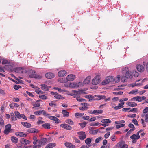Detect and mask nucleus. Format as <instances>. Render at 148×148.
<instances>
[{"mask_svg": "<svg viewBox=\"0 0 148 148\" xmlns=\"http://www.w3.org/2000/svg\"><path fill=\"white\" fill-rule=\"evenodd\" d=\"M123 76H125L126 78H131L132 77V73L130 71L129 69L127 67H125L122 71Z\"/></svg>", "mask_w": 148, "mask_h": 148, "instance_id": "1", "label": "nucleus"}, {"mask_svg": "<svg viewBox=\"0 0 148 148\" xmlns=\"http://www.w3.org/2000/svg\"><path fill=\"white\" fill-rule=\"evenodd\" d=\"M109 82H111L114 84L115 83V79L112 76H109L107 77L106 79L102 82V84L103 85L107 84Z\"/></svg>", "mask_w": 148, "mask_h": 148, "instance_id": "2", "label": "nucleus"}, {"mask_svg": "<svg viewBox=\"0 0 148 148\" xmlns=\"http://www.w3.org/2000/svg\"><path fill=\"white\" fill-rule=\"evenodd\" d=\"M11 126L10 124H8L6 125L5 127V130L4 131V133L7 135L9 133L12 132L13 130L11 128Z\"/></svg>", "mask_w": 148, "mask_h": 148, "instance_id": "3", "label": "nucleus"}, {"mask_svg": "<svg viewBox=\"0 0 148 148\" xmlns=\"http://www.w3.org/2000/svg\"><path fill=\"white\" fill-rule=\"evenodd\" d=\"M31 74L29 75V77L30 78H41L40 76L36 74V72L34 70H31L29 71Z\"/></svg>", "mask_w": 148, "mask_h": 148, "instance_id": "4", "label": "nucleus"}, {"mask_svg": "<svg viewBox=\"0 0 148 148\" xmlns=\"http://www.w3.org/2000/svg\"><path fill=\"white\" fill-rule=\"evenodd\" d=\"M100 77L98 75L96 76L92 80V83L94 85H97L98 84L100 81Z\"/></svg>", "mask_w": 148, "mask_h": 148, "instance_id": "5", "label": "nucleus"}, {"mask_svg": "<svg viewBox=\"0 0 148 148\" xmlns=\"http://www.w3.org/2000/svg\"><path fill=\"white\" fill-rule=\"evenodd\" d=\"M79 135V137L81 140H83L86 138V135L84 132H78Z\"/></svg>", "mask_w": 148, "mask_h": 148, "instance_id": "6", "label": "nucleus"}, {"mask_svg": "<svg viewBox=\"0 0 148 148\" xmlns=\"http://www.w3.org/2000/svg\"><path fill=\"white\" fill-rule=\"evenodd\" d=\"M67 74V72L64 70H62L59 71L58 73V76L62 77L66 76Z\"/></svg>", "mask_w": 148, "mask_h": 148, "instance_id": "7", "label": "nucleus"}, {"mask_svg": "<svg viewBox=\"0 0 148 148\" xmlns=\"http://www.w3.org/2000/svg\"><path fill=\"white\" fill-rule=\"evenodd\" d=\"M78 91H76V90H73L72 92H73V94H74V95H77V94H85V92H83L85 91L86 90L85 89H81L79 90Z\"/></svg>", "mask_w": 148, "mask_h": 148, "instance_id": "8", "label": "nucleus"}, {"mask_svg": "<svg viewBox=\"0 0 148 148\" xmlns=\"http://www.w3.org/2000/svg\"><path fill=\"white\" fill-rule=\"evenodd\" d=\"M75 75L70 74L67 76L66 79L67 81H71L75 79Z\"/></svg>", "mask_w": 148, "mask_h": 148, "instance_id": "9", "label": "nucleus"}, {"mask_svg": "<svg viewBox=\"0 0 148 148\" xmlns=\"http://www.w3.org/2000/svg\"><path fill=\"white\" fill-rule=\"evenodd\" d=\"M137 70L140 72H142L144 71L145 69L143 66L141 64H138L136 66Z\"/></svg>", "mask_w": 148, "mask_h": 148, "instance_id": "10", "label": "nucleus"}, {"mask_svg": "<svg viewBox=\"0 0 148 148\" xmlns=\"http://www.w3.org/2000/svg\"><path fill=\"white\" fill-rule=\"evenodd\" d=\"M20 142L23 144L27 145L31 143V141L24 138H21L20 140Z\"/></svg>", "mask_w": 148, "mask_h": 148, "instance_id": "11", "label": "nucleus"}, {"mask_svg": "<svg viewBox=\"0 0 148 148\" xmlns=\"http://www.w3.org/2000/svg\"><path fill=\"white\" fill-rule=\"evenodd\" d=\"M60 127L66 130H71L72 129V127L71 126L66 124H61L60 125Z\"/></svg>", "mask_w": 148, "mask_h": 148, "instance_id": "12", "label": "nucleus"}, {"mask_svg": "<svg viewBox=\"0 0 148 148\" xmlns=\"http://www.w3.org/2000/svg\"><path fill=\"white\" fill-rule=\"evenodd\" d=\"M81 105L83 106L82 107H80L79 108V109L82 111H84L87 110L88 107L87 106V103H82Z\"/></svg>", "mask_w": 148, "mask_h": 148, "instance_id": "13", "label": "nucleus"}, {"mask_svg": "<svg viewBox=\"0 0 148 148\" xmlns=\"http://www.w3.org/2000/svg\"><path fill=\"white\" fill-rule=\"evenodd\" d=\"M103 112V111L102 110H95L93 111L92 112H90V114H101Z\"/></svg>", "mask_w": 148, "mask_h": 148, "instance_id": "14", "label": "nucleus"}, {"mask_svg": "<svg viewBox=\"0 0 148 148\" xmlns=\"http://www.w3.org/2000/svg\"><path fill=\"white\" fill-rule=\"evenodd\" d=\"M15 134L17 136H18L21 137H25L27 136V134L22 132H18L15 133Z\"/></svg>", "mask_w": 148, "mask_h": 148, "instance_id": "15", "label": "nucleus"}, {"mask_svg": "<svg viewBox=\"0 0 148 148\" xmlns=\"http://www.w3.org/2000/svg\"><path fill=\"white\" fill-rule=\"evenodd\" d=\"M46 77L49 79H51L54 77V74L52 73H47L45 74Z\"/></svg>", "mask_w": 148, "mask_h": 148, "instance_id": "16", "label": "nucleus"}, {"mask_svg": "<svg viewBox=\"0 0 148 148\" xmlns=\"http://www.w3.org/2000/svg\"><path fill=\"white\" fill-rule=\"evenodd\" d=\"M41 88L43 90L47 91L49 90V86L46 85V84H41Z\"/></svg>", "mask_w": 148, "mask_h": 148, "instance_id": "17", "label": "nucleus"}, {"mask_svg": "<svg viewBox=\"0 0 148 148\" xmlns=\"http://www.w3.org/2000/svg\"><path fill=\"white\" fill-rule=\"evenodd\" d=\"M140 136L139 135L138 132L136 134H134L131 136L130 138L131 139H135L137 140L140 138Z\"/></svg>", "mask_w": 148, "mask_h": 148, "instance_id": "18", "label": "nucleus"}, {"mask_svg": "<svg viewBox=\"0 0 148 148\" xmlns=\"http://www.w3.org/2000/svg\"><path fill=\"white\" fill-rule=\"evenodd\" d=\"M66 146L69 148H75V146L73 145L71 143L69 142H66L64 144Z\"/></svg>", "mask_w": 148, "mask_h": 148, "instance_id": "19", "label": "nucleus"}, {"mask_svg": "<svg viewBox=\"0 0 148 148\" xmlns=\"http://www.w3.org/2000/svg\"><path fill=\"white\" fill-rule=\"evenodd\" d=\"M21 124L27 128H30L31 127V124L29 123L26 122H22Z\"/></svg>", "mask_w": 148, "mask_h": 148, "instance_id": "20", "label": "nucleus"}, {"mask_svg": "<svg viewBox=\"0 0 148 148\" xmlns=\"http://www.w3.org/2000/svg\"><path fill=\"white\" fill-rule=\"evenodd\" d=\"M91 77L90 76H88L84 80L83 83V85L88 84L90 82Z\"/></svg>", "mask_w": 148, "mask_h": 148, "instance_id": "21", "label": "nucleus"}, {"mask_svg": "<svg viewBox=\"0 0 148 148\" xmlns=\"http://www.w3.org/2000/svg\"><path fill=\"white\" fill-rule=\"evenodd\" d=\"M49 119L51 120H53L55 121L56 123H59V119L57 117L55 116H48Z\"/></svg>", "mask_w": 148, "mask_h": 148, "instance_id": "22", "label": "nucleus"}, {"mask_svg": "<svg viewBox=\"0 0 148 148\" xmlns=\"http://www.w3.org/2000/svg\"><path fill=\"white\" fill-rule=\"evenodd\" d=\"M27 132L29 133H37L38 131L37 129L34 128H31L27 130Z\"/></svg>", "mask_w": 148, "mask_h": 148, "instance_id": "23", "label": "nucleus"}, {"mask_svg": "<svg viewBox=\"0 0 148 148\" xmlns=\"http://www.w3.org/2000/svg\"><path fill=\"white\" fill-rule=\"evenodd\" d=\"M135 100H136L137 101L139 102L141 101V99L140 97L139 96H138L134 97L131 99V101H134Z\"/></svg>", "mask_w": 148, "mask_h": 148, "instance_id": "24", "label": "nucleus"}, {"mask_svg": "<svg viewBox=\"0 0 148 148\" xmlns=\"http://www.w3.org/2000/svg\"><path fill=\"white\" fill-rule=\"evenodd\" d=\"M56 145V144L55 143H50L47 144L45 148H52Z\"/></svg>", "mask_w": 148, "mask_h": 148, "instance_id": "25", "label": "nucleus"}, {"mask_svg": "<svg viewBox=\"0 0 148 148\" xmlns=\"http://www.w3.org/2000/svg\"><path fill=\"white\" fill-rule=\"evenodd\" d=\"M127 105L129 106L133 107L136 106H137V104L135 102H128L127 103Z\"/></svg>", "mask_w": 148, "mask_h": 148, "instance_id": "26", "label": "nucleus"}, {"mask_svg": "<svg viewBox=\"0 0 148 148\" xmlns=\"http://www.w3.org/2000/svg\"><path fill=\"white\" fill-rule=\"evenodd\" d=\"M14 114L16 118H17L18 119H21V114H20L17 111L14 112Z\"/></svg>", "mask_w": 148, "mask_h": 148, "instance_id": "27", "label": "nucleus"}, {"mask_svg": "<svg viewBox=\"0 0 148 148\" xmlns=\"http://www.w3.org/2000/svg\"><path fill=\"white\" fill-rule=\"evenodd\" d=\"M11 119L12 121H15L17 120V119L16 117H15L14 114L13 112L10 113Z\"/></svg>", "mask_w": 148, "mask_h": 148, "instance_id": "28", "label": "nucleus"}, {"mask_svg": "<svg viewBox=\"0 0 148 148\" xmlns=\"http://www.w3.org/2000/svg\"><path fill=\"white\" fill-rule=\"evenodd\" d=\"M65 122L66 123L71 125H73L74 124V123L73 121L71 119H66L65 120Z\"/></svg>", "mask_w": 148, "mask_h": 148, "instance_id": "29", "label": "nucleus"}, {"mask_svg": "<svg viewBox=\"0 0 148 148\" xmlns=\"http://www.w3.org/2000/svg\"><path fill=\"white\" fill-rule=\"evenodd\" d=\"M62 113L65 117H68L69 114V113L67 110H65L62 111Z\"/></svg>", "mask_w": 148, "mask_h": 148, "instance_id": "30", "label": "nucleus"}, {"mask_svg": "<svg viewBox=\"0 0 148 148\" xmlns=\"http://www.w3.org/2000/svg\"><path fill=\"white\" fill-rule=\"evenodd\" d=\"M54 97L56 98L60 99L63 100L64 99V98L61 95H59L58 93H57L56 95H55Z\"/></svg>", "mask_w": 148, "mask_h": 148, "instance_id": "31", "label": "nucleus"}, {"mask_svg": "<svg viewBox=\"0 0 148 148\" xmlns=\"http://www.w3.org/2000/svg\"><path fill=\"white\" fill-rule=\"evenodd\" d=\"M92 139V138H87L85 140V143L87 145H89L91 142Z\"/></svg>", "mask_w": 148, "mask_h": 148, "instance_id": "32", "label": "nucleus"}, {"mask_svg": "<svg viewBox=\"0 0 148 148\" xmlns=\"http://www.w3.org/2000/svg\"><path fill=\"white\" fill-rule=\"evenodd\" d=\"M11 140L14 143H17L18 141V139L17 138L14 136H12L11 137Z\"/></svg>", "mask_w": 148, "mask_h": 148, "instance_id": "33", "label": "nucleus"}, {"mask_svg": "<svg viewBox=\"0 0 148 148\" xmlns=\"http://www.w3.org/2000/svg\"><path fill=\"white\" fill-rule=\"evenodd\" d=\"M50 125L49 123H47L43 124L42 126L45 129H49L50 128Z\"/></svg>", "mask_w": 148, "mask_h": 148, "instance_id": "34", "label": "nucleus"}, {"mask_svg": "<svg viewBox=\"0 0 148 148\" xmlns=\"http://www.w3.org/2000/svg\"><path fill=\"white\" fill-rule=\"evenodd\" d=\"M40 88L38 87L36 88V89H35V92L38 94H43V92L40 90H39Z\"/></svg>", "mask_w": 148, "mask_h": 148, "instance_id": "35", "label": "nucleus"}, {"mask_svg": "<svg viewBox=\"0 0 148 148\" xmlns=\"http://www.w3.org/2000/svg\"><path fill=\"white\" fill-rule=\"evenodd\" d=\"M102 123H109L111 122V120L108 119H104L102 120L101 121Z\"/></svg>", "mask_w": 148, "mask_h": 148, "instance_id": "36", "label": "nucleus"}, {"mask_svg": "<svg viewBox=\"0 0 148 148\" xmlns=\"http://www.w3.org/2000/svg\"><path fill=\"white\" fill-rule=\"evenodd\" d=\"M43 110H39L35 112H34V114L35 115H39L41 114L42 113L43 114V112H44Z\"/></svg>", "mask_w": 148, "mask_h": 148, "instance_id": "37", "label": "nucleus"}, {"mask_svg": "<svg viewBox=\"0 0 148 148\" xmlns=\"http://www.w3.org/2000/svg\"><path fill=\"white\" fill-rule=\"evenodd\" d=\"M47 140L46 138H43L40 140V143H42V144L44 145L46 142Z\"/></svg>", "mask_w": 148, "mask_h": 148, "instance_id": "38", "label": "nucleus"}, {"mask_svg": "<svg viewBox=\"0 0 148 148\" xmlns=\"http://www.w3.org/2000/svg\"><path fill=\"white\" fill-rule=\"evenodd\" d=\"M93 97V100H100V96L98 95H95Z\"/></svg>", "mask_w": 148, "mask_h": 148, "instance_id": "39", "label": "nucleus"}, {"mask_svg": "<svg viewBox=\"0 0 148 148\" xmlns=\"http://www.w3.org/2000/svg\"><path fill=\"white\" fill-rule=\"evenodd\" d=\"M33 139L34 140L33 142V144L36 145L37 143V142L38 141V140L37 139V137L35 136H34L33 137Z\"/></svg>", "mask_w": 148, "mask_h": 148, "instance_id": "40", "label": "nucleus"}, {"mask_svg": "<svg viewBox=\"0 0 148 148\" xmlns=\"http://www.w3.org/2000/svg\"><path fill=\"white\" fill-rule=\"evenodd\" d=\"M70 87H75L78 86V85L75 83H73L70 84Z\"/></svg>", "mask_w": 148, "mask_h": 148, "instance_id": "41", "label": "nucleus"}, {"mask_svg": "<svg viewBox=\"0 0 148 148\" xmlns=\"http://www.w3.org/2000/svg\"><path fill=\"white\" fill-rule=\"evenodd\" d=\"M42 143H40V140L39 141L38 144L37 145H36L34 146L35 148H40L41 146L43 145Z\"/></svg>", "mask_w": 148, "mask_h": 148, "instance_id": "42", "label": "nucleus"}, {"mask_svg": "<svg viewBox=\"0 0 148 148\" xmlns=\"http://www.w3.org/2000/svg\"><path fill=\"white\" fill-rule=\"evenodd\" d=\"M142 84L140 83H135L132 84L131 85V86L132 87H134L136 86H141Z\"/></svg>", "mask_w": 148, "mask_h": 148, "instance_id": "43", "label": "nucleus"}, {"mask_svg": "<svg viewBox=\"0 0 148 148\" xmlns=\"http://www.w3.org/2000/svg\"><path fill=\"white\" fill-rule=\"evenodd\" d=\"M125 126V124H120V125H116V128L117 129H118L120 128L123 127H124Z\"/></svg>", "mask_w": 148, "mask_h": 148, "instance_id": "44", "label": "nucleus"}, {"mask_svg": "<svg viewBox=\"0 0 148 148\" xmlns=\"http://www.w3.org/2000/svg\"><path fill=\"white\" fill-rule=\"evenodd\" d=\"M120 77L119 75L117 76L115 78H114L115 83H117L118 82H119L120 80Z\"/></svg>", "mask_w": 148, "mask_h": 148, "instance_id": "45", "label": "nucleus"}, {"mask_svg": "<svg viewBox=\"0 0 148 148\" xmlns=\"http://www.w3.org/2000/svg\"><path fill=\"white\" fill-rule=\"evenodd\" d=\"M133 74L134 77H137L139 76V73L138 72L135 71L133 72Z\"/></svg>", "mask_w": 148, "mask_h": 148, "instance_id": "46", "label": "nucleus"}, {"mask_svg": "<svg viewBox=\"0 0 148 148\" xmlns=\"http://www.w3.org/2000/svg\"><path fill=\"white\" fill-rule=\"evenodd\" d=\"M132 122L136 125H138V124L137 121L135 119H133Z\"/></svg>", "mask_w": 148, "mask_h": 148, "instance_id": "47", "label": "nucleus"}, {"mask_svg": "<svg viewBox=\"0 0 148 148\" xmlns=\"http://www.w3.org/2000/svg\"><path fill=\"white\" fill-rule=\"evenodd\" d=\"M21 88V87L20 85H15L14 86V88L15 90H17L19 88Z\"/></svg>", "mask_w": 148, "mask_h": 148, "instance_id": "48", "label": "nucleus"}, {"mask_svg": "<svg viewBox=\"0 0 148 148\" xmlns=\"http://www.w3.org/2000/svg\"><path fill=\"white\" fill-rule=\"evenodd\" d=\"M102 138L101 137H99L97 138L95 140V143H99L101 140Z\"/></svg>", "mask_w": 148, "mask_h": 148, "instance_id": "49", "label": "nucleus"}, {"mask_svg": "<svg viewBox=\"0 0 148 148\" xmlns=\"http://www.w3.org/2000/svg\"><path fill=\"white\" fill-rule=\"evenodd\" d=\"M113 94H115L116 95H121L123 94V92L122 91H116L115 92H113Z\"/></svg>", "mask_w": 148, "mask_h": 148, "instance_id": "50", "label": "nucleus"}, {"mask_svg": "<svg viewBox=\"0 0 148 148\" xmlns=\"http://www.w3.org/2000/svg\"><path fill=\"white\" fill-rule=\"evenodd\" d=\"M39 97L42 99H46L47 98V96L45 95H39Z\"/></svg>", "mask_w": 148, "mask_h": 148, "instance_id": "51", "label": "nucleus"}, {"mask_svg": "<svg viewBox=\"0 0 148 148\" xmlns=\"http://www.w3.org/2000/svg\"><path fill=\"white\" fill-rule=\"evenodd\" d=\"M84 115V113H76L75 114V115L76 116H82Z\"/></svg>", "mask_w": 148, "mask_h": 148, "instance_id": "52", "label": "nucleus"}, {"mask_svg": "<svg viewBox=\"0 0 148 148\" xmlns=\"http://www.w3.org/2000/svg\"><path fill=\"white\" fill-rule=\"evenodd\" d=\"M148 112V107H145L143 110L144 113H146Z\"/></svg>", "mask_w": 148, "mask_h": 148, "instance_id": "53", "label": "nucleus"}, {"mask_svg": "<svg viewBox=\"0 0 148 148\" xmlns=\"http://www.w3.org/2000/svg\"><path fill=\"white\" fill-rule=\"evenodd\" d=\"M111 140L112 141H115L116 140V138H115V134H114L111 137Z\"/></svg>", "mask_w": 148, "mask_h": 148, "instance_id": "54", "label": "nucleus"}, {"mask_svg": "<svg viewBox=\"0 0 148 148\" xmlns=\"http://www.w3.org/2000/svg\"><path fill=\"white\" fill-rule=\"evenodd\" d=\"M110 135V132H108L106 133L104 135L105 138H108Z\"/></svg>", "mask_w": 148, "mask_h": 148, "instance_id": "55", "label": "nucleus"}, {"mask_svg": "<svg viewBox=\"0 0 148 148\" xmlns=\"http://www.w3.org/2000/svg\"><path fill=\"white\" fill-rule=\"evenodd\" d=\"M128 99L127 98H125L123 99H121L119 100V101L120 102H123L127 101Z\"/></svg>", "mask_w": 148, "mask_h": 148, "instance_id": "56", "label": "nucleus"}, {"mask_svg": "<svg viewBox=\"0 0 148 148\" xmlns=\"http://www.w3.org/2000/svg\"><path fill=\"white\" fill-rule=\"evenodd\" d=\"M3 64H9V63L8 61L6 60H4L2 62Z\"/></svg>", "mask_w": 148, "mask_h": 148, "instance_id": "57", "label": "nucleus"}, {"mask_svg": "<svg viewBox=\"0 0 148 148\" xmlns=\"http://www.w3.org/2000/svg\"><path fill=\"white\" fill-rule=\"evenodd\" d=\"M127 78H126V77H125V76H124L123 77H122L121 79V80L122 82H126L127 81Z\"/></svg>", "mask_w": 148, "mask_h": 148, "instance_id": "58", "label": "nucleus"}, {"mask_svg": "<svg viewBox=\"0 0 148 148\" xmlns=\"http://www.w3.org/2000/svg\"><path fill=\"white\" fill-rule=\"evenodd\" d=\"M49 105L51 107H56L57 106V105L56 104L53 103H50L49 104Z\"/></svg>", "mask_w": 148, "mask_h": 148, "instance_id": "59", "label": "nucleus"}, {"mask_svg": "<svg viewBox=\"0 0 148 148\" xmlns=\"http://www.w3.org/2000/svg\"><path fill=\"white\" fill-rule=\"evenodd\" d=\"M89 116H83L82 118L83 119L85 120H88L89 119Z\"/></svg>", "mask_w": 148, "mask_h": 148, "instance_id": "60", "label": "nucleus"}, {"mask_svg": "<svg viewBox=\"0 0 148 148\" xmlns=\"http://www.w3.org/2000/svg\"><path fill=\"white\" fill-rule=\"evenodd\" d=\"M136 114H134L131 115H129L127 116L130 118H134L136 117Z\"/></svg>", "mask_w": 148, "mask_h": 148, "instance_id": "61", "label": "nucleus"}, {"mask_svg": "<svg viewBox=\"0 0 148 148\" xmlns=\"http://www.w3.org/2000/svg\"><path fill=\"white\" fill-rule=\"evenodd\" d=\"M90 147V145H88L87 146L86 145H84L82 146L80 148H88Z\"/></svg>", "mask_w": 148, "mask_h": 148, "instance_id": "62", "label": "nucleus"}, {"mask_svg": "<svg viewBox=\"0 0 148 148\" xmlns=\"http://www.w3.org/2000/svg\"><path fill=\"white\" fill-rule=\"evenodd\" d=\"M124 104V102L120 103L118 104V106L121 108L123 107V105Z\"/></svg>", "mask_w": 148, "mask_h": 148, "instance_id": "63", "label": "nucleus"}, {"mask_svg": "<svg viewBox=\"0 0 148 148\" xmlns=\"http://www.w3.org/2000/svg\"><path fill=\"white\" fill-rule=\"evenodd\" d=\"M4 125V120L2 119H0V125Z\"/></svg>", "mask_w": 148, "mask_h": 148, "instance_id": "64", "label": "nucleus"}]
</instances>
